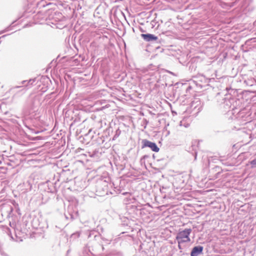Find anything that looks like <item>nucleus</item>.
<instances>
[{
    "label": "nucleus",
    "mask_w": 256,
    "mask_h": 256,
    "mask_svg": "<svg viewBox=\"0 0 256 256\" xmlns=\"http://www.w3.org/2000/svg\"><path fill=\"white\" fill-rule=\"evenodd\" d=\"M191 228H186L183 230L180 231L176 235V240L178 244L189 242H190V235L192 232Z\"/></svg>",
    "instance_id": "nucleus-1"
},
{
    "label": "nucleus",
    "mask_w": 256,
    "mask_h": 256,
    "mask_svg": "<svg viewBox=\"0 0 256 256\" xmlns=\"http://www.w3.org/2000/svg\"><path fill=\"white\" fill-rule=\"evenodd\" d=\"M142 148L145 147L150 148L153 152H158L160 150L159 148L157 146L156 143L148 140H142Z\"/></svg>",
    "instance_id": "nucleus-2"
},
{
    "label": "nucleus",
    "mask_w": 256,
    "mask_h": 256,
    "mask_svg": "<svg viewBox=\"0 0 256 256\" xmlns=\"http://www.w3.org/2000/svg\"><path fill=\"white\" fill-rule=\"evenodd\" d=\"M141 37L146 42L155 41L158 39L156 36L150 34H141Z\"/></svg>",
    "instance_id": "nucleus-3"
},
{
    "label": "nucleus",
    "mask_w": 256,
    "mask_h": 256,
    "mask_svg": "<svg viewBox=\"0 0 256 256\" xmlns=\"http://www.w3.org/2000/svg\"><path fill=\"white\" fill-rule=\"evenodd\" d=\"M202 250L203 247L202 246H194L192 250L190 256H198L202 252Z\"/></svg>",
    "instance_id": "nucleus-4"
},
{
    "label": "nucleus",
    "mask_w": 256,
    "mask_h": 256,
    "mask_svg": "<svg viewBox=\"0 0 256 256\" xmlns=\"http://www.w3.org/2000/svg\"><path fill=\"white\" fill-rule=\"evenodd\" d=\"M189 124L186 122L185 120H181L180 122V126H184L185 128H188L189 126Z\"/></svg>",
    "instance_id": "nucleus-5"
},
{
    "label": "nucleus",
    "mask_w": 256,
    "mask_h": 256,
    "mask_svg": "<svg viewBox=\"0 0 256 256\" xmlns=\"http://www.w3.org/2000/svg\"><path fill=\"white\" fill-rule=\"evenodd\" d=\"M102 184L104 186V188H103L104 190H106L107 192L108 190V184L106 181H102Z\"/></svg>",
    "instance_id": "nucleus-6"
},
{
    "label": "nucleus",
    "mask_w": 256,
    "mask_h": 256,
    "mask_svg": "<svg viewBox=\"0 0 256 256\" xmlns=\"http://www.w3.org/2000/svg\"><path fill=\"white\" fill-rule=\"evenodd\" d=\"M250 164H252V168H256V158L250 161Z\"/></svg>",
    "instance_id": "nucleus-7"
},
{
    "label": "nucleus",
    "mask_w": 256,
    "mask_h": 256,
    "mask_svg": "<svg viewBox=\"0 0 256 256\" xmlns=\"http://www.w3.org/2000/svg\"><path fill=\"white\" fill-rule=\"evenodd\" d=\"M120 132H118H118H116V134H115V136H114V138H116L117 137H118V136H119L120 134Z\"/></svg>",
    "instance_id": "nucleus-8"
},
{
    "label": "nucleus",
    "mask_w": 256,
    "mask_h": 256,
    "mask_svg": "<svg viewBox=\"0 0 256 256\" xmlns=\"http://www.w3.org/2000/svg\"><path fill=\"white\" fill-rule=\"evenodd\" d=\"M180 244H178V247L179 249H181Z\"/></svg>",
    "instance_id": "nucleus-9"
},
{
    "label": "nucleus",
    "mask_w": 256,
    "mask_h": 256,
    "mask_svg": "<svg viewBox=\"0 0 256 256\" xmlns=\"http://www.w3.org/2000/svg\"><path fill=\"white\" fill-rule=\"evenodd\" d=\"M26 82V80H24V81H22V84H24L25 82Z\"/></svg>",
    "instance_id": "nucleus-10"
},
{
    "label": "nucleus",
    "mask_w": 256,
    "mask_h": 256,
    "mask_svg": "<svg viewBox=\"0 0 256 256\" xmlns=\"http://www.w3.org/2000/svg\"><path fill=\"white\" fill-rule=\"evenodd\" d=\"M20 87H21V86H17L14 87V88H19Z\"/></svg>",
    "instance_id": "nucleus-11"
},
{
    "label": "nucleus",
    "mask_w": 256,
    "mask_h": 256,
    "mask_svg": "<svg viewBox=\"0 0 256 256\" xmlns=\"http://www.w3.org/2000/svg\"><path fill=\"white\" fill-rule=\"evenodd\" d=\"M30 82H31V80H30V81L28 82V83H29Z\"/></svg>",
    "instance_id": "nucleus-12"
}]
</instances>
